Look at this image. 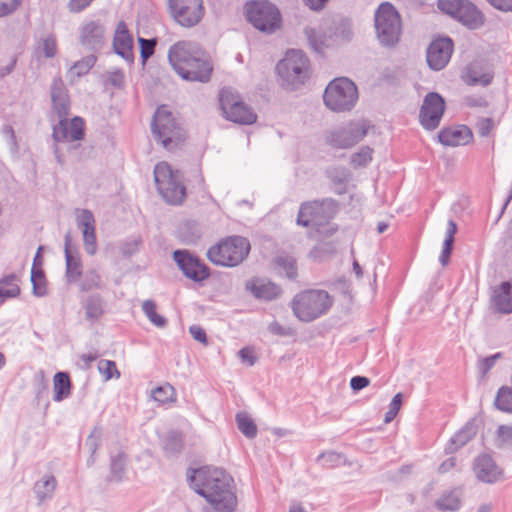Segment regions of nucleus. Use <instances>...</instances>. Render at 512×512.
<instances>
[{
  "mask_svg": "<svg viewBox=\"0 0 512 512\" xmlns=\"http://www.w3.org/2000/svg\"><path fill=\"white\" fill-rule=\"evenodd\" d=\"M190 487L204 497L217 512H233L237 497L233 492V479L223 469L202 467L188 476Z\"/></svg>",
  "mask_w": 512,
  "mask_h": 512,
  "instance_id": "f257e3e1",
  "label": "nucleus"
},
{
  "mask_svg": "<svg viewBox=\"0 0 512 512\" xmlns=\"http://www.w3.org/2000/svg\"><path fill=\"white\" fill-rule=\"evenodd\" d=\"M168 60L175 72L184 80L206 83L213 72L208 54L195 42L179 41L168 51Z\"/></svg>",
  "mask_w": 512,
  "mask_h": 512,
  "instance_id": "f03ea898",
  "label": "nucleus"
},
{
  "mask_svg": "<svg viewBox=\"0 0 512 512\" xmlns=\"http://www.w3.org/2000/svg\"><path fill=\"white\" fill-rule=\"evenodd\" d=\"M51 101L53 110L59 117V123L53 127V139L55 142L79 141L84 137V121L80 117H74L68 122L67 116L70 110L68 91L62 79L55 78L51 85Z\"/></svg>",
  "mask_w": 512,
  "mask_h": 512,
  "instance_id": "7ed1b4c3",
  "label": "nucleus"
},
{
  "mask_svg": "<svg viewBox=\"0 0 512 512\" xmlns=\"http://www.w3.org/2000/svg\"><path fill=\"white\" fill-rule=\"evenodd\" d=\"M333 299L324 290H306L296 294L291 308L294 315L303 322H311L326 314Z\"/></svg>",
  "mask_w": 512,
  "mask_h": 512,
  "instance_id": "20e7f679",
  "label": "nucleus"
},
{
  "mask_svg": "<svg viewBox=\"0 0 512 512\" xmlns=\"http://www.w3.org/2000/svg\"><path fill=\"white\" fill-rule=\"evenodd\" d=\"M374 26L377 39L386 47L398 43L401 35V18L395 7L389 2L381 3L374 14Z\"/></svg>",
  "mask_w": 512,
  "mask_h": 512,
  "instance_id": "39448f33",
  "label": "nucleus"
},
{
  "mask_svg": "<svg viewBox=\"0 0 512 512\" xmlns=\"http://www.w3.org/2000/svg\"><path fill=\"white\" fill-rule=\"evenodd\" d=\"M250 251L249 241L241 236H231L212 246L208 259L219 266L234 267L240 264Z\"/></svg>",
  "mask_w": 512,
  "mask_h": 512,
  "instance_id": "423d86ee",
  "label": "nucleus"
},
{
  "mask_svg": "<svg viewBox=\"0 0 512 512\" xmlns=\"http://www.w3.org/2000/svg\"><path fill=\"white\" fill-rule=\"evenodd\" d=\"M179 171H173L166 162L158 163L154 168V180L163 199L170 204H180L185 198L186 189Z\"/></svg>",
  "mask_w": 512,
  "mask_h": 512,
  "instance_id": "0eeeda50",
  "label": "nucleus"
},
{
  "mask_svg": "<svg viewBox=\"0 0 512 512\" xmlns=\"http://www.w3.org/2000/svg\"><path fill=\"white\" fill-rule=\"evenodd\" d=\"M323 99L325 105L332 111H349L358 100V90L350 79L336 78L326 87Z\"/></svg>",
  "mask_w": 512,
  "mask_h": 512,
  "instance_id": "6e6552de",
  "label": "nucleus"
},
{
  "mask_svg": "<svg viewBox=\"0 0 512 512\" xmlns=\"http://www.w3.org/2000/svg\"><path fill=\"white\" fill-rule=\"evenodd\" d=\"M276 71L285 85L297 87L309 77V59L301 50H288L277 64Z\"/></svg>",
  "mask_w": 512,
  "mask_h": 512,
  "instance_id": "1a4fd4ad",
  "label": "nucleus"
},
{
  "mask_svg": "<svg viewBox=\"0 0 512 512\" xmlns=\"http://www.w3.org/2000/svg\"><path fill=\"white\" fill-rule=\"evenodd\" d=\"M151 130L155 139L168 150H172L185 138L182 128L176 123L172 113L165 106H160L156 110Z\"/></svg>",
  "mask_w": 512,
  "mask_h": 512,
  "instance_id": "9d476101",
  "label": "nucleus"
},
{
  "mask_svg": "<svg viewBox=\"0 0 512 512\" xmlns=\"http://www.w3.org/2000/svg\"><path fill=\"white\" fill-rule=\"evenodd\" d=\"M248 21L259 31L272 34L280 28L279 9L268 0H256L246 5Z\"/></svg>",
  "mask_w": 512,
  "mask_h": 512,
  "instance_id": "9b49d317",
  "label": "nucleus"
},
{
  "mask_svg": "<svg viewBox=\"0 0 512 512\" xmlns=\"http://www.w3.org/2000/svg\"><path fill=\"white\" fill-rule=\"evenodd\" d=\"M334 213L335 205L334 201L331 199L306 202L300 206L297 224L304 227L321 226L327 223L333 217Z\"/></svg>",
  "mask_w": 512,
  "mask_h": 512,
  "instance_id": "f8f14e48",
  "label": "nucleus"
},
{
  "mask_svg": "<svg viewBox=\"0 0 512 512\" xmlns=\"http://www.w3.org/2000/svg\"><path fill=\"white\" fill-rule=\"evenodd\" d=\"M369 125L365 121H353L330 131L326 140L335 148L347 149L360 142L368 133Z\"/></svg>",
  "mask_w": 512,
  "mask_h": 512,
  "instance_id": "ddd939ff",
  "label": "nucleus"
},
{
  "mask_svg": "<svg viewBox=\"0 0 512 512\" xmlns=\"http://www.w3.org/2000/svg\"><path fill=\"white\" fill-rule=\"evenodd\" d=\"M220 106L226 119L232 122L249 125L257 120L254 111L227 90L220 93Z\"/></svg>",
  "mask_w": 512,
  "mask_h": 512,
  "instance_id": "4468645a",
  "label": "nucleus"
},
{
  "mask_svg": "<svg viewBox=\"0 0 512 512\" xmlns=\"http://www.w3.org/2000/svg\"><path fill=\"white\" fill-rule=\"evenodd\" d=\"M169 9L175 21L183 27L197 25L204 15L202 0H169Z\"/></svg>",
  "mask_w": 512,
  "mask_h": 512,
  "instance_id": "2eb2a0df",
  "label": "nucleus"
},
{
  "mask_svg": "<svg viewBox=\"0 0 512 512\" xmlns=\"http://www.w3.org/2000/svg\"><path fill=\"white\" fill-rule=\"evenodd\" d=\"M444 111V99L438 93L430 92L425 96L420 109V123L424 128L434 130L439 126Z\"/></svg>",
  "mask_w": 512,
  "mask_h": 512,
  "instance_id": "dca6fc26",
  "label": "nucleus"
},
{
  "mask_svg": "<svg viewBox=\"0 0 512 512\" xmlns=\"http://www.w3.org/2000/svg\"><path fill=\"white\" fill-rule=\"evenodd\" d=\"M173 258L183 274L195 282H201L210 275L209 268L188 251L176 250Z\"/></svg>",
  "mask_w": 512,
  "mask_h": 512,
  "instance_id": "f3484780",
  "label": "nucleus"
},
{
  "mask_svg": "<svg viewBox=\"0 0 512 512\" xmlns=\"http://www.w3.org/2000/svg\"><path fill=\"white\" fill-rule=\"evenodd\" d=\"M453 52V42L450 38L434 40L427 49V63L435 71L443 69L449 62Z\"/></svg>",
  "mask_w": 512,
  "mask_h": 512,
  "instance_id": "a211bd4d",
  "label": "nucleus"
},
{
  "mask_svg": "<svg viewBox=\"0 0 512 512\" xmlns=\"http://www.w3.org/2000/svg\"><path fill=\"white\" fill-rule=\"evenodd\" d=\"M106 28L100 21L91 20L80 28L79 41L91 51H99L105 44Z\"/></svg>",
  "mask_w": 512,
  "mask_h": 512,
  "instance_id": "6ab92c4d",
  "label": "nucleus"
},
{
  "mask_svg": "<svg viewBox=\"0 0 512 512\" xmlns=\"http://www.w3.org/2000/svg\"><path fill=\"white\" fill-rule=\"evenodd\" d=\"M473 470L477 479L484 483L493 484L504 478L503 470L488 454H481L474 460Z\"/></svg>",
  "mask_w": 512,
  "mask_h": 512,
  "instance_id": "aec40b11",
  "label": "nucleus"
},
{
  "mask_svg": "<svg viewBox=\"0 0 512 512\" xmlns=\"http://www.w3.org/2000/svg\"><path fill=\"white\" fill-rule=\"evenodd\" d=\"M113 49L115 53L121 56L128 64L134 63L133 37L129 33L124 21H120L117 24L113 39Z\"/></svg>",
  "mask_w": 512,
  "mask_h": 512,
  "instance_id": "412c9836",
  "label": "nucleus"
},
{
  "mask_svg": "<svg viewBox=\"0 0 512 512\" xmlns=\"http://www.w3.org/2000/svg\"><path fill=\"white\" fill-rule=\"evenodd\" d=\"M77 225L82 231L86 252L94 255L97 252V240L93 213L87 209L82 210L77 216Z\"/></svg>",
  "mask_w": 512,
  "mask_h": 512,
  "instance_id": "4be33fe9",
  "label": "nucleus"
},
{
  "mask_svg": "<svg viewBox=\"0 0 512 512\" xmlns=\"http://www.w3.org/2000/svg\"><path fill=\"white\" fill-rule=\"evenodd\" d=\"M493 77V72L488 68H484L478 62L468 65L462 73L463 81L470 86H488L492 82Z\"/></svg>",
  "mask_w": 512,
  "mask_h": 512,
  "instance_id": "5701e85b",
  "label": "nucleus"
},
{
  "mask_svg": "<svg viewBox=\"0 0 512 512\" xmlns=\"http://www.w3.org/2000/svg\"><path fill=\"white\" fill-rule=\"evenodd\" d=\"M72 237L70 232H67L64 237V252L66 260V277L68 282H76L82 275L81 260L77 251H73Z\"/></svg>",
  "mask_w": 512,
  "mask_h": 512,
  "instance_id": "b1692460",
  "label": "nucleus"
},
{
  "mask_svg": "<svg viewBox=\"0 0 512 512\" xmlns=\"http://www.w3.org/2000/svg\"><path fill=\"white\" fill-rule=\"evenodd\" d=\"M469 29H477L484 24V16L471 2L465 0L453 17Z\"/></svg>",
  "mask_w": 512,
  "mask_h": 512,
  "instance_id": "393cba45",
  "label": "nucleus"
},
{
  "mask_svg": "<svg viewBox=\"0 0 512 512\" xmlns=\"http://www.w3.org/2000/svg\"><path fill=\"white\" fill-rule=\"evenodd\" d=\"M438 139L445 146L465 145L472 139V132L466 126L447 128L439 132Z\"/></svg>",
  "mask_w": 512,
  "mask_h": 512,
  "instance_id": "a878e982",
  "label": "nucleus"
},
{
  "mask_svg": "<svg viewBox=\"0 0 512 512\" xmlns=\"http://www.w3.org/2000/svg\"><path fill=\"white\" fill-rule=\"evenodd\" d=\"M247 288L256 298L266 301L274 300L281 294V288L278 285L264 279L253 280Z\"/></svg>",
  "mask_w": 512,
  "mask_h": 512,
  "instance_id": "bb28decb",
  "label": "nucleus"
},
{
  "mask_svg": "<svg viewBox=\"0 0 512 512\" xmlns=\"http://www.w3.org/2000/svg\"><path fill=\"white\" fill-rule=\"evenodd\" d=\"M57 487V480L53 475H44L36 481L33 486V492L37 499V504L41 505L45 501L53 498Z\"/></svg>",
  "mask_w": 512,
  "mask_h": 512,
  "instance_id": "cd10ccee",
  "label": "nucleus"
},
{
  "mask_svg": "<svg viewBox=\"0 0 512 512\" xmlns=\"http://www.w3.org/2000/svg\"><path fill=\"white\" fill-rule=\"evenodd\" d=\"M476 433V426L472 422H468L450 439L445 448V451L449 454L456 452L459 448L468 443L476 435Z\"/></svg>",
  "mask_w": 512,
  "mask_h": 512,
  "instance_id": "c85d7f7f",
  "label": "nucleus"
},
{
  "mask_svg": "<svg viewBox=\"0 0 512 512\" xmlns=\"http://www.w3.org/2000/svg\"><path fill=\"white\" fill-rule=\"evenodd\" d=\"M462 491L455 488L445 491L436 501L435 506L441 511H457L461 506Z\"/></svg>",
  "mask_w": 512,
  "mask_h": 512,
  "instance_id": "c756f323",
  "label": "nucleus"
},
{
  "mask_svg": "<svg viewBox=\"0 0 512 512\" xmlns=\"http://www.w3.org/2000/svg\"><path fill=\"white\" fill-rule=\"evenodd\" d=\"M494 304L502 313L512 312V282L502 283L500 292L494 296Z\"/></svg>",
  "mask_w": 512,
  "mask_h": 512,
  "instance_id": "7c9ffc66",
  "label": "nucleus"
},
{
  "mask_svg": "<svg viewBox=\"0 0 512 512\" xmlns=\"http://www.w3.org/2000/svg\"><path fill=\"white\" fill-rule=\"evenodd\" d=\"M88 320L97 321L104 313V301L98 294L89 296L83 304Z\"/></svg>",
  "mask_w": 512,
  "mask_h": 512,
  "instance_id": "2f4dec72",
  "label": "nucleus"
},
{
  "mask_svg": "<svg viewBox=\"0 0 512 512\" xmlns=\"http://www.w3.org/2000/svg\"><path fill=\"white\" fill-rule=\"evenodd\" d=\"M457 232V225L453 220H449L447 223L446 236L443 243V249L439 257V261L443 266H446L449 262L450 255L452 253L454 236Z\"/></svg>",
  "mask_w": 512,
  "mask_h": 512,
  "instance_id": "473e14b6",
  "label": "nucleus"
},
{
  "mask_svg": "<svg viewBox=\"0 0 512 512\" xmlns=\"http://www.w3.org/2000/svg\"><path fill=\"white\" fill-rule=\"evenodd\" d=\"M54 400L62 401L70 395L71 382L66 372H57L54 375Z\"/></svg>",
  "mask_w": 512,
  "mask_h": 512,
  "instance_id": "72a5a7b5",
  "label": "nucleus"
},
{
  "mask_svg": "<svg viewBox=\"0 0 512 512\" xmlns=\"http://www.w3.org/2000/svg\"><path fill=\"white\" fill-rule=\"evenodd\" d=\"M126 455L123 452H118L116 455L111 456L110 463V481L120 482L125 474Z\"/></svg>",
  "mask_w": 512,
  "mask_h": 512,
  "instance_id": "f704fd0d",
  "label": "nucleus"
},
{
  "mask_svg": "<svg viewBox=\"0 0 512 512\" xmlns=\"http://www.w3.org/2000/svg\"><path fill=\"white\" fill-rule=\"evenodd\" d=\"M16 281L17 277L14 274L8 275L0 281V301L16 297L20 293V288Z\"/></svg>",
  "mask_w": 512,
  "mask_h": 512,
  "instance_id": "c9c22d12",
  "label": "nucleus"
},
{
  "mask_svg": "<svg viewBox=\"0 0 512 512\" xmlns=\"http://www.w3.org/2000/svg\"><path fill=\"white\" fill-rule=\"evenodd\" d=\"M102 441V429L99 426H95L89 436L86 439L85 445L90 452V457L87 461L88 465H93L95 462V454L101 445Z\"/></svg>",
  "mask_w": 512,
  "mask_h": 512,
  "instance_id": "e433bc0d",
  "label": "nucleus"
},
{
  "mask_svg": "<svg viewBox=\"0 0 512 512\" xmlns=\"http://www.w3.org/2000/svg\"><path fill=\"white\" fill-rule=\"evenodd\" d=\"M103 287L102 278L95 269L87 270L80 283V289L88 292L93 289H101Z\"/></svg>",
  "mask_w": 512,
  "mask_h": 512,
  "instance_id": "4c0bfd02",
  "label": "nucleus"
},
{
  "mask_svg": "<svg viewBox=\"0 0 512 512\" xmlns=\"http://www.w3.org/2000/svg\"><path fill=\"white\" fill-rule=\"evenodd\" d=\"M142 310L144 314L147 316V318L152 322L155 326L159 328H163L167 324V320L157 314L156 312V303L152 300H145L142 303Z\"/></svg>",
  "mask_w": 512,
  "mask_h": 512,
  "instance_id": "58836bf2",
  "label": "nucleus"
},
{
  "mask_svg": "<svg viewBox=\"0 0 512 512\" xmlns=\"http://www.w3.org/2000/svg\"><path fill=\"white\" fill-rule=\"evenodd\" d=\"M238 429L247 437L254 438L257 435V427L254 421L245 413L236 415Z\"/></svg>",
  "mask_w": 512,
  "mask_h": 512,
  "instance_id": "ea45409f",
  "label": "nucleus"
},
{
  "mask_svg": "<svg viewBox=\"0 0 512 512\" xmlns=\"http://www.w3.org/2000/svg\"><path fill=\"white\" fill-rule=\"evenodd\" d=\"M31 282L33 294L38 297L46 295V285L44 272L40 268L32 267L31 269Z\"/></svg>",
  "mask_w": 512,
  "mask_h": 512,
  "instance_id": "a19ab883",
  "label": "nucleus"
},
{
  "mask_svg": "<svg viewBox=\"0 0 512 512\" xmlns=\"http://www.w3.org/2000/svg\"><path fill=\"white\" fill-rule=\"evenodd\" d=\"M175 395L174 387L168 383L159 386L152 391L153 399L161 404L175 401Z\"/></svg>",
  "mask_w": 512,
  "mask_h": 512,
  "instance_id": "79ce46f5",
  "label": "nucleus"
},
{
  "mask_svg": "<svg viewBox=\"0 0 512 512\" xmlns=\"http://www.w3.org/2000/svg\"><path fill=\"white\" fill-rule=\"evenodd\" d=\"M96 60H97V58L95 55H93V54L88 55V56L84 57L83 59L75 62L69 72L71 74H75L76 77H78V78L81 76H84L95 65Z\"/></svg>",
  "mask_w": 512,
  "mask_h": 512,
  "instance_id": "37998d69",
  "label": "nucleus"
},
{
  "mask_svg": "<svg viewBox=\"0 0 512 512\" xmlns=\"http://www.w3.org/2000/svg\"><path fill=\"white\" fill-rule=\"evenodd\" d=\"M373 149L369 146L362 147L351 156V164L354 168L365 167L372 160Z\"/></svg>",
  "mask_w": 512,
  "mask_h": 512,
  "instance_id": "c03bdc74",
  "label": "nucleus"
},
{
  "mask_svg": "<svg viewBox=\"0 0 512 512\" xmlns=\"http://www.w3.org/2000/svg\"><path fill=\"white\" fill-rule=\"evenodd\" d=\"M277 265L282 268L289 279H295L297 276L296 260L291 256H279L276 259Z\"/></svg>",
  "mask_w": 512,
  "mask_h": 512,
  "instance_id": "a18cd8bd",
  "label": "nucleus"
},
{
  "mask_svg": "<svg viewBox=\"0 0 512 512\" xmlns=\"http://www.w3.org/2000/svg\"><path fill=\"white\" fill-rule=\"evenodd\" d=\"M304 34L308 41L309 46L316 52L322 53L324 50V39L321 35H319L315 29L311 27H306L304 29Z\"/></svg>",
  "mask_w": 512,
  "mask_h": 512,
  "instance_id": "49530a36",
  "label": "nucleus"
},
{
  "mask_svg": "<svg viewBox=\"0 0 512 512\" xmlns=\"http://www.w3.org/2000/svg\"><path fill=\"white\" fill-rule=\"evenodd\" d=\"M304 34L308 41L309 46L316 52L322 53L324 50V39L321 35H319L315 29L311 27H306L304 29Z\"/></svg>",
  "mask_w": 512,
  "mask_h": 512,
  "instance_id": "de8ad7c7",
  "label": "nucleus"
},
{
  "mask_svg": "<svg viewBox=\"0 0 512 512\" xmlns=\"http://www.w3.org/2000/svg\"><path fill=\"white\" fill-rule=\"evenodd\" d=\"M316 461L323 467H335L340 465L342 461V455L334 451H327L321 453L317 457Z\"/></svg>",
  "mask_w": 512,
  "mask_h": 512,
  "instance_id": "09e8293b",
  "label": "nucleus"
},
{
  "mask_svg": "<svg viewBox=\"0 0 512 512\" xmlns=\"http://www.w3.org/2000/svg\"><path fill=\"white\" fill-rule=\"evenodd\" d=\"M98 370L106 380H110L114 376L116 378L120 377V372L117 370L116 363L111 360H100L98 362Z\"/></svg>",
  "mask_w": 512,
  "mask_h": 512,
  "instance_id": "8fccbe9b",
  "label": "nucleus"
},
{
  "mask_svg": "<svg viewBox=\"0 0 512 512\" xmlns=\"http://www.w3.org/2000/svg\"><path fill=\"white\" fill-rule=\"evenodd\" d=\"M327 176L335 184H345L350 179V173L344 167H333L328 169Z\"/></svg>",
  "mask_w": 512,
  "mask_h": 512,
  "instance_id": "3c124183",
  "label": "nucleus"
},
{
  "mask_svg": "<svg viewBox=\"0 0 512 512\" xmlns=\"http://www.w3.org/2000/svg\"><path fill=\"white\" fill-rule=\"evenodd\" d=\"M138 42L140 44V56L142 62L145 63L154 54L157 41L155 38L145 39L139 37Z\"/></svg>",
  "mask_w": 512,
  "mask_h": 512,
  "instance_id": "603ef678",
  "label": "nucleus"
},
{
  "mask_svg": "<svg viewBox=\"0 0 512 512\" xmlns=\"http://www.w3.org/2000/svg\"><path fill=\"white\" fill-rule=\"evenodd\" d=\"M182 447V438L178 432H169L165 438L164 449L171 453L180 451Z\"/></svg>",
  "mask_w": 512,
  "mask_h": 512,
  "instance_id": "864d4df0",
  "label": "nucleus"
},
{
  "mask_svg": "<svg viewBox=\"0 0 512 512\" xmlns=\"http://www.w3.org/2000/svg\"><path fill=\"white\" fill-rule=\"evenodd\" d=\"M1 133H2L3 137L5 138V140L7 141L10 151L13 154L18 153L19 144H18L17 137L15 135V131H14L13 127L9 124L3 125L2 129H1Z\"/></svg>",
  "mask_w": 512,
  "mask_h": 512,
  "instance_id": "5fc2aeb1",
  "label": "nucleus"
},
{
  "mask_svg": "<svg viewBox=\"0 0 512 512\" xmlns=\"http://www.w3.org/2000/svg\"><path fill=\"white\" fill-rule=\"evenodd\" d=\"M465 0H438V8L454 17Z\"/></svg>",
  "mask_w": 512,
  "mask_h": 512,
  "instance_id": "6e6d98bb",
  "label": "nucleus"
},
{
  "mask_svg": "<svg viewBox=\"0 0 512 512\" xmlns=\"http://www.w3.org/2000/svg\"><path fill=\"white\" fill-rule=\"evenodd\" d=\"M42 52L46 58H53L57 54L56 38L50 35L42 40Z\"/></svg>",
  "mask_w": 512,
  "mask_h": 512,
  "instance_id": "4d7b16f0",
  "label": "nucleus"
},
{
  "mask_svg": "<svg viewBox=\"0 0 512 512\" xmlns=\"http://www.w3.org/2000/svg\"><path fill=\"white\" fill-rule=\"evenodd\" d=\"M21 3L22 0H0V17H4L15 12Z\"/></svg>",
  "mask_w": 512,
  "mask_h": 512,
  "instance_id": "13d9d810",
  "label": "nucleus"
},
{
  "mask_svg": "<svg viewBox=\"0 0 512 512\" xmlns=\"http://www.w3.org/2000/svg\"><path fill=\"white\" fill-rule=\"evenodd\" d=\"M497 438L501 444L512 446V425H500L497 429Z\"/></svg>",
  "mask_w": 512,
  "mask_h": 512,
  "instance_id": "bf43d9fd",
  "label": "nucleus"
},
{
  "mask_svg": "<svg viewBox=\"0 0 512 512\" xmlns=\"http://www.w3.org/2000/svg\"><path fill=\"white\" fill-rule=\"evenodd\" d=\"M241 361L248 366H253L257 362V357L254 350L250 347H244L238 352Z\"/></svg>",
  "mask_w": 512,
  "mask_h": 512,
  "instance_id": "052dcab7",
  "label": "nucleus"
},
{
  "mask_svg": "<svg viewBox=\"0 0 512 512\" xmlns=\"http://www.w3.org/2000/svg\"><path fill=\"white\" fill-rule=\"evenodd\" d=\"M494 127V121L492 118H482L477 123V131L480 136L486 137L489 135Z\"/></svg>",
  "mask_w": 512,
  "mask_h": 512,
  "instance_id": "680f3d73",
  "label": "nucleus"
},
{
  "mask_svg": "<svg viewBox=\"0 0 512 512\" xmlns=\"http://www.w3.org/2000/svg\"><path fill=\"white\" fill-rule=\"evenodd\" d=\"M189 332L196 341H198L204 345H207V343H208L207 335H206L205 330L202 327H200L199 325H192L189 328Z\"/></svg>",
  "mask_w": 512,
  "mask_h": 512,
  "instance_id": "e2e57ef3",
  "label": "nucleus"
},
{
  "mask_svg": "<svg viewBox=\"0 0 512 512\" xmlns=\"http://www.w3.org/2000/svg\"><path fill=\"white\" fill-rule=\"evenodd\" d=\"M370 384V380L365 376H354L350 380V386L353 391H359Z\"/></svg>",
  "mask_w": 512,
  "mask_h": 512,
  "instance_id": "0e129e2a",
  "label": "nucleus"
},
{
  "mask_svg": "<svg viewBox=\"0 0 512 512\" xmlns=\"http://www.w3.org/2000/svg\"><path fill=\"white\" fill-rule=\"evenodd\" d=\"M495 9L503 12H512V0H486Z\"/></svg>",
  "mask_w": 512,
  "mask_h": 512,
  "instance_id": "69168bd1",
  "label": "nucleus"
},
{
  "mask_svg": "<svg viewBox=\"0 0 512 512\" xmlns=\"http://www.w3.org/2000/svg\"><path fill=\"white\" fill-rule=\"evenodd\" d=\"M501 354L500 353H496L490 357H486L484 359L481 360V366H480V369L482 370L483 373H486L488 372L495 364L496 360L498 358H500Z\"/></svg>",
  "mask_w": 512,
  "mask_h": 512,
  "instance_id": "338daca9",
  "label": "nucleus"
},
{
  "mask_svg": "<svg viewBox=\"0 0 512 512\" xmlns=\"http://www.w3.org/2000/svg\"><path fill=\"white\" fill-rule=\"evenodd\" d=\"M464 102L469 107H486L487 101L483 97L467 96Z\"/></svg>",
  "mask_w": 512,
  "mask_h": 512,
  "instance_id": "774afa93",
  "label": "nucleus"
}]
</instances>
